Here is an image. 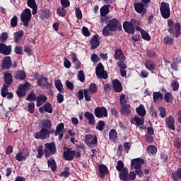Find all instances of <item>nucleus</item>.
<instances>
[{"instance_id":"1","label":"nucleus","mask_w":181,"mask_h":181,"mask_svg":"<svg viewBox=\"0 0 181 181\" xmlns=\"http://www.w3.org/2000/svg\"><path fill=\"white\" fill-rule=\"evenodd\" d=\"M168 25L169 26L168 31L171 35H173V37H179L181 35L180 29V23H174L172 19H169L168 21Z\"/></svg>"},{"instance_id":"2","label":"nucleus","mask_w":181,"mask_h":181,"mask_svg":"<svg viewBox=\"0 0 181 181\" xmlns=\"http://www.w3.org/2000/svg\"><path fill=\"white\" fill-rule=\"evenodd\" d=\"M135 25H139V21L137 22L136 20L132 19L131 22L124 21L123 23V28L125 32L132 35L135 33Z\"/></svg>"},{"instance_id":"3","label":"nucleus","mask_w":181,"mask_h":181,"mask_svg":"<svg viewBox=\"0 0 181 181\" xmlns=\"http://www.w3.org/2000/svg\"><path fill=\"white\" fill-rule=\"evenodd\" d=\"M30 19H32V12L30 11V9L25 8L21 15V21L23 22V26L28 28Z\"/></svg>"},{"instance_id":"4","label":"nucleus","mask_w":181,"mask_h":181,"mask_svg":"<svg viewBox=\"0 0 181 181\" xmlns=\"http://www.w3.org/2000/svg\"><path fill=\"white\" fill-rule=\"evenodd\" d=\"M160 11L164 19H169V18H170V8H169V4L166 2H161Z\"/></svg>"},{"instance_id":"5","label":"nucleus","mask_w":181,"mask_h":181,"mask_svg":"<svg viewBox=\"0 0 181 181\" xmlns=\"http://www.w3.org/2000/svg\"><path fill=\"white\" fill-rule=\"evenodd\" d=\"M45 148L44 150L45 158H48L50 155H54L56 152V145L54 142L47 143L45 144Z\"/></svg>"},{"instance_id":"6","label":"nucleus","mask_w":181,"mask_h":181,"mask_svg":"<svg viewBox=\"0 0 181 181\" xmlns=\"http://www.w3.org/2000/svg\"><path fill=\"white\" fill-rule=\"evenodd\" d=\"M30 88V83L26 82L23 85H20L18 87V90L16 91L18 97L21 98V97H25L26 95V91Z\"/></svg>"},{"instance_id":"7","label":"nucleus","mask_w":181,"mask_h":181,"mask_svg":"<svg viewBox=\"0 0 181 181\" xmlns=\"http://www.w3.org/2000/svg\"><path fill=\"white\" fill-rule=\"evenodd\" d=\"M96 76L98 78H107V71H104V66L99 63L96 66Z\"/></svg>"},{"instance_id":"8","label":"nucleus","mask_w":181,"mask_h":181,"mask_svg":"<svg viewBox=\"0 0 181 181\" xmlns=\"http://www.w3.org/2000/svg\"><path fill=\"white\" fill-rule=\"evenodd\" d=\"M95 115L97 118H103V117H108V112L105 107H98L95 109Z\"/></svg>"},{"instance_id":"9","label":"nucleus","mask_w":181,"mask_h":181,"mask_svg":"<svg viewBox=\"0 0 181 181\" xmlns=\"http://www.w3.org/2000/svg\"><path fill=\"white\" fill-rule=\"evenodd\" d=\"M134 6L137 13H141V15H145V13H146V6L142 4V2H135Z\"/></svg>"},{"instance_id":"10","label":"nucleus","mask_w":181,"mask_h":181,"mask_svg":"<svg viewBox=\"0 0 181 181\" xmlns=\"http://www.w3.org/2000/svg\"><path fill=\"white\" fill-rule=\"evenodd\" d=\"M144 159L142 158H135L132 160L131 167L132 169H142V165H144Z\"/></svg>"},{"instance_id":"11","label":"nucleus","mask_w":181,"mask_h":181,"mask_svg":"<svg viewBox=\"0 0 181 181\" xmlns=\"http://www.w3.org/2000/svg\"><path fill=\"white\" fill-rule=\"evenodd\" d=\"M85 143L88 146H93L97 144V136L91 134H86L85 136Z\"/></svg>"},{"instance_id":"12","label":"nucleus","mask_w":181,"mask_h":181,"mask_svg":"<svg viewBox=\"0 0 181 181\" xmlns=\"http://www.w3.org/2000/svg\"><path fill=\"white\" fill-rule=\"evenodd\" d=\"M50 134V131L45 128H42L39 132L35 134L36 139H46L47 135Z\"/></svg>"},{"instance_id":"13","label":"nucleus","mask_w":181,"mask_h":181,"mask_svg":"<svg viewBox=\"0 0 181 181\" xmlns=\"http://www.w3.org/2000/svg\"><path fill=\"white\" fill-rule=\"evenodd\" d=\"M55 135L57 136L59 135V141H62L63 139V136L64 134V124L60 123L57 126V129L55 131Z\"/></svg>"},{"instance_id":"14","label":"nucleus","mask_w":181,"mask_h":181,"mask_svg":"<svg viewBox=\"0 0 181 181\" xmlns=\"http://www.w3.org/2000/svg\"><path fill=\"white\" fill-rule=\"evenodd\" d=\"M11 52H12V46H7L4 43H0V53L8 56V54H11Z\"/></svg>"},{"instance_id":"15","label":"nucleus","mask_w":181,"mask_h":181,"mask_svg":"<svg viewBox=\"0 0 181 181\" xmlns=\"http://www.w3.org/2000/svg\"><path fill=\"white\" fill-rule=\"evenodd\" d=\"M119 25V21L117 20V18H113L112 21H109L107 24V26L109 28L110 30L114 32L118 29V26Z\"/></svg>"},{"instance_id":"16","label":"nucleus","mask_w":181,"mask_h":181,"mask_svg":"<svg viewBox=\"0 0 181 181\" xmlns=\"http://www.w3.org/2000/svg\"><path fill=\"white\" fill-rule=\"evenodd\" d=\"M37 85L44 88H50L52 84L47 82V78L40 77L37 81Z\"/></svg>"},{"instance_id":"17","label":"nucleus","mask_w":181,"mask_h":181,"mask_svg":"<svg viewBox=\"0 0 181 181\" xmlns=\"http://www.w3.org/2000/svg\"><path fill=\"white\" fill-rule=\"evenodd\" d=\"M76 154V151L67 148L64 152V158L66 159V160H73L74 159V155Z\"/></svg>"},{"instance_id":"18","label":"nucleus","mask_w":181,"mask_h":181,"mask_svg":"<svg viewBox=\"0 0 181 181\" xmlns=\"http://www.w3.org/2000/svg\"><path fill=\"white\" fill-rule=\"evenodd\" d=\"M39 112L43 114L44 112H48V114H52L53 112V108L50 103H45L42 107L39 108Z\"/></svg>"},{"instance_id":"19","label":"nucleus","mask_w":181,"mask_h":181,"mask_svg":"<svg viewBox=\"0 0 181 181\" xmlns=\"http://www.w3.org/2000/svg\"><path fill=\"white\" fill-rule=\"evenodd\" d=\"M27 5L29 6V8L33 9V15H36V13H37V5L36 4V1L35 0H28Z\"/></svg>"},{"instance_id":"20","label":"nucleus","mask_w":181,"mask_h":181,"mask_svg":"<svg viewBox=\"0 0 181 181\" xmlns=\"http://www.w3.org/2000/svg\"><path fill=\"white\" fill-rule=\"evenodd\" d=\"M90 49L93 50V49H97L98 46H100V40H98V35H94L90 39Z\"/></svg>"},{"instance_id":"21","label":"nucleus","mask_w":181,"mask_h":181,"mask_svg":"<svg viewBox=\"0 0 181 181\" xmlns=\"http://www.w3.org/2000/svg\"><path fill=\"white\" fill-rule=\"evenodd\" d=\"M113 88L116 93H121L122 91V85L118 79H115L112 81Z\"/></svg>"},{"instance_id":"22","label":"nucleus","mask_w":181,"mask_h":181,"mask_svg":"<svg viewBox=\"0 0 181 181\" xmlns=\"http://www.w3.org/2000/svg\"><path fill=\"white\" fill-rule=\"evenodd\" d=\"M145 119L144 117H139L138 116H135L133 118L131 119L132 124H134V125H144Z\"/></svg>"},{"instance_id":"23","label":"nucleus","mask_w":181,"mask_h":181,"mask_svg":"<svg viewBox=\"0 0 181 181\" xmlns=\"http://www.w3.org/2000/svg\"><path fill=\"white\" fill-rule=\"evenodd\" d=\"M11 66H12V59H11V57H6L3 59V62H2L3 69H11Z\"/></svg>"},{"instance_id":"24","label":"nucleus","mask_w":181,"mask_h":181,"mask_svg":"<svg viewBox=\"0 0 181 181\" xmlns=\"http://www.w3.org/2000/svg\"><path fill=\"white\" fill-rule=\"evenodd\" d=\"M84 117L88 120L90 125H95V119L94 118V115H93L91 112H86Z\"/></svg>"},{"instance_id":"25","label":"nucleus","mask_w":181,"mask_h":181,"mask_svg":"<svg viewBox=\"0 0 181 181\" xmlns=\"http://www.w3.org/2000/svg\"><path fill=\"white\" fill-rule=\"evenodd\" d=\"M99 175L101 178L104 177L105 175H108V168L104 165H100L98 167Z\"/></svg>"},{"instance_id":"26","label":"nucleus","mask_w":181,"mask_h":181,"mask_svg":"<svg viewBox=\"0 0 181 181\" xmlns=\"http://www.w3.org/2000/svg\"><path fill=\"white\" fill-rule=\"evenodd\" d=\"M119 177L121 180L129 181V178L128 177V169L122 168L121 171H119Z\"/></svg>"},{"instance_id":"27","label":"nucleus","mask_w":181,"mask_h":181,"mask_svg":"<svg viewBox=\"0 0 181 181\" xmlns=\"http://www.w3.org/2000/svg\"><path fill=\"white\" fill-rule=\"evenodd\" d=\"M28 156H29V153L25 154V152L20 151L16 154V159L18 160V162H22V160H25Z\"/></svg>"},{"instance_id":"28","label":"nucleus","mask_w":181,"mask_h":181,"mask_svg":"<svg viewBox=\"0 0 181 181\" xmlns=\"http://www.w3.org/2000/svg\"><path fill=\"white\" fill-rule=\"evenodd\" d=\"M23 34H24V33H23V30H22L14 33L13 40H14L15 43H18V42H21V40L22 39Z\"/></svg>"},{"instance_id":"29","label":"nucleus","mask_w":181,"mask_h":181,"mask_svg":"<svg viewBox=\"0 0 181 181\" xmlns=\"http://www.w3.org/2000/svg\"><path fill=\"white\" fill-rule=\"evenodd\" d=\"M166 124L170 129L175 131V119L172 116L166 119Z\"/></svg>"},{"instance_id":"30","label":"nucleus","mask_w":181,"mask_h":181,"mask_svg":"<svg viewBox=\"0 0 181 181\" xmlns=\"http://www.w3.org/2000/svg\"><path fill=\"white\" fill-rule=\"evenodd\" d=\"M109 139L112 141V142H117V139H118V134L117 133V130L112 129L109 132Z\"/></svg>"},{"instance_id":"31","label":"nucleus","mask_w":181,"mask_h":181,"mask_svg":"<svg viewBox=\"0 0 181 181\" xmlns=\"http://www.w3.org/2000/svg\"><path fill=\"white\" fill-rule=\"evenodd\" d=\"M115 60H119V62L125 60V56H124V54L122 53V50L117 49L115 51Z\"/></svg>"},{"instance_id":"32","label":"nucleus","mask_w":181,"mask_h":181,"mask_svg":"<svg viewBox=\"0 0 181 181\" xmlns=\"http://www.w3.org/2000/svg\"><path fill=\"white\" fill-rule=\"evenodd\" d=\"M136 113L140 117H145L146 115V110H145V107H144V105H140L136 109Z\"/></svg>"},{"instance_id":"33","label":"nucleus","mask_w":181,"mask_h":181,"mask_svg":"<svg viewBox=\"0 0 181 181\" xmlns=\"http://www.w3.org/2000/svg\"><path fill=\"white\" fill-rule=\"evenodd\" d=\"M47 101V97L44 95H40L37 98V107H40L42 104H45Z\"/></svg>"},{"instance_id":"34","label":"nucleus","mask_w":181,"mask_h":181,"mask_svg":"<svg viewBox=\"0 0 181 181\" xmlns=\"http://www.w3.org/2000/svg\"><path fill=\"white\" fill-rule=\"evenodd\" d=\"M121 112L123 115H129L131 114V105H124L122 106Z\"/></svg>"},{"instance_id":"35","label":"nucleus","mask_w":181,"mask_h":181,"mask_svg":"<svg viewBox=\"0 0 181 181\" xmlns=\"http://www.w3.org/2000/svg\"><path fill=\"white\" fill-rule=\"evenodd\" d=\"M4 81L7 86L11 85V83H13V80L12 78V74L9 72H6L4 74Z\"/></svg>"},{"instance_id":"36","label":"nucleus","mask_w":181,"mask_h":181,"mask_svg":"<svg viewBox=\"0 0 181 181\" xmlns=\"http://www.w3.org/2000/svg\"><path fill=\"white\" fill-rule=\"evenodd\" d=\"M47 164L49 168H51L53 172H56L57 169V165H56V161L54 160V159L50 158L49 160H48Z\"/></svg>"},{"instance_id":"37","label":"nucleus","mask_w":181,"mask_h":181,"mask_svg":"<svg viewBox=\"0 0 181 181\" xmlns=\"http://www.w3.org/2000/svg\"><path fill=\"white\" fill-rule=\"evenodd\" d=\"M172 177L174 181H179L181 179V168L173 173Z\"/></svg>"},{"instance_id":"38","label":"nucleus","mask_w":181,"mask_h":181,"mask_svg":"<svg viewBox=\"0 0 181 181\" xmlns=\"http://www.w3.org/2000/svg\"><path fill=\"white\" fill-rule=\"evenodd\" d=\"M17 80H25L26 78V73L23 71H18L15 76Z\"/></svg>"},{"instance_id":"39","label":"nucleus","mask_w":181,"mask_h":181,"mask_svg":"<svg viewBox=\"0 0 181 181\" xmlns=\"http://www.w3.org/2000/svg\"><path fill=\"white\" fill-rule=\"evenodd\" d=\"M42 126L45 129L50 131V129L52 128V122L49 119H45L42 122Z\"/></svg>"},{"instance_id":"40","label":"nucleus","mask_w":181,"mask_h":181,"mask_svg":"<svg viewBox=\"0 0 181 181\" xmlns=\"http://www.w3.org/2000/svg\"><path fill=\"white\" fill-rule=\"evenodd\" d=\"M55 87L59 93H64V89L63 88V83H62V81L60 80L55 81Z\"/></svg>"},{"instance_id":"41","label":"nucleus","mask_w":181,"mask_h":181,"mask_svg":"<svg viewBox=\"0 0 181 181\" xmlns=\"http://www.w3.org/2000/svg\"><path fill=\"white\" fill-rule=\"evenodd\" d=\"M145 66L146 69H148V70H155V67H156V66L155 65V63H153V62L150 60H147L146 62Z\"/></svg>"},{"instance_id":"42","label":"nucleus","mask_w":181,"mask_h":181,"mask_svg":"<svg viewBox=\"0 0 181 181\" xmlns=\"http://www.w3.org/2000/svg\"><path fill=\"white\" fill-rule=\"evenodd\" d=\"M84 98L86 101H91V92L88 89H83Z\"/></svg>"},{"instance_id":"43","label":"nucleus","mask_w":181,"mask_h":181,"mask_svg":"<svg viewBox=\"0 0 181 181\" xmlns=\"http://www.w3.org/2000/svg\"><path fill=\"white\" fill-rule=\"evenodd\" d=\"M88 91L90 94H95L98 91L97 85H95V83H90Z\"/></svg>"},{"instance_id":"44","label":"nucleus","mask_w":181,"mask_h":181,"mask_svg":"<svg viewBox=\"0 0 181 181\" xmlns=\"http://www.w3.org/2000/svg\"><path fill=\"white\" fill-rule=\"evenodd\" d=\"M146 151L148 153H150L151 155H153L158 152V149L156 148V146H149L147 147Z\"/></svg>"},{"instance_id":"45","label":"nucleus","mask_w":181,"mask_h":181,"mask_svg":"<svg viewBox=\"0 0 181 181\" xmlns=\"http://www.w3.org/2000/svg\"><path fill=\"white\" fill-rule=\"evenodd\" d=\"M109 12H110V8H108V6H103L100 8L101 16H105V15H107Z\"/></svg>"},{"instance_id":"46","label":"nucleus","mask_w":181,"mask_h":181,"mask_svg":"<svg viewBox=\"0 0 181 181\" xmlns=\"http://www.w3.org/2000/svg\"><path fill=\"white\" fill-rule=\"evenodd\" d=\"M120 105L122 107L123 105H127L128 103V98L125 97V95L122 94L119 97Z\"/></svg>"},{"instance_id":"47","label":"nucleus","mask_w":181,"mask_h":181,"mask_svg":"<svg viewBox=\"0 0 181 181\" xmlns=\"http://www.w3.org/2000/svg\"><path fill=\"white\" fill-rule=\"evenodd\" d=\"M164 100L167 103H172V101H173V96L170 93H165L164 95Z\"/></svg>"},{"instance_id":"48","label":"nucleus","mask_w":181,"mask_h":181,"mask_svg":"<svg viewBox=\"0 0 181 181\" xmlns=\"http://www.w3.org/2000/svg\"><path fill=\"white\" fill-rule=\"evenodd\" d=\"M163 95L159 92H156L153 93V101L154 103H156L158 100H163Z\"/></svg>"},{"instance_id":"49","label":"nucleus","mask_w":181,"mask_h":181,"mask_svg":"<svg viewBox=\"0 0 181 181\" xmlns=\"http://www.w3.org/2000/svg\"><path fill=\"white\" fill-rule=\"evenodd\" d=\"M141 37L143 39H144V40H147L148 42H149V40H151V35H149V34L148 33H146V31L145 30H141Z\"/></svg>"},{"instance_id":"50","label":"nucleus","mask_w":181,"mask_h":181,"mask_svg":"<svg viewBox=\"0 0 181 181\" xmlns=\"http://www.w3.org/2000/svg\"><path fill=\"white\" fill-rule=\"evenodd\" d=\"M171 87L174 91L179 90V82L177 81H173L171 82Z\"/></svg>"},{"instance_id":"51","label":"nucleus","mask_w":181,"mask_h":181,"mask_svg":"<svg viewBox=\"0 0 181 181\" xmlns=\"http://www.w3.org/2000/svg\"><path fill=\"white\" fill-rule=\"evenodd\" d=\"M163 43H165V45H172V43H173V38L166 36L163 38Z\"/></svg>"},{"instance_id":"52","label":"nucleus","mask_w":181,"mask_h":181,"mask_svg":"<svg viewBox=\"0 0 181 181\" xmlns=\"http://www.w3.org/2000/svg\"><path fill=\"white\" fill-rule=\"evenodd\" d=\"M57 13L59 16H64L66 15V10L63 7H59L57 10Z\"/></svg>"},{"instance_id":"53","label":"nucleus","mask_w":181,"mask_h":181,"mask_svg":"<svg viewBox=\"0 0 181 181\" xmlns=\"http://www.w3.org/2000/svg\"><path fill=\"white\" fill-rule=\"evenodd\" d=\"M11 25L12 28L16 27L18 25V16H13V17L11 20Z\"/></svg>"},{"instance_id":"54","label":"nucleus","mask_w":181,"mask_h":181,"mask_svg":"<svg viewBox=\"0 0 181 181\" xmlns=\"http://www.w3.org/2000/svg\"><path fill=\"white\" fill-rule=\"evenodd\" d=\"M116 169H117V170H118V172H121V170H122V169H126L125 168H124V163H122V160H119L117 162Z\"/></svg>"},{"instance_id":"55","label":"nucleus","mask_w":181,"mask_h":181,"mask_svg":"<svg viewBox=\"0 0 181 181\" xmlns=\"http://www.w3.org/2000/svg\"><path fill=\"white\" fill-rule=\"evenodd\" d=\"M105 125V122L104 121H100L96 125V128L98 131H103L104 129V126Z\"/></svg>"},{"instance_id":"56","label":"nucleus","mask_w":181,"mask_h":181,"mask_svg":"<svg viewBox=\"0 0 181 181\" xmlns=\"http://www.w3.org/2000/svg\"><path fill=\"white\" fill-rule=\"evenodd\" d=\"M42 12H43V13L42 14V16L43 18H50V16H51V15H52V13L50 12V10H49V9H45V10H44Z\"/></svg>"},{"instance_id":"57","label":"nucleus","mask_w":181,"mask_h":181,"mask_svg":"<svg viewBox=\"0 0 181 181\" xmlns=\"http://www.w3.org/2000/svg\"><path fill=\"white\" fill-rule=\"evenodd\" d=\"M27 100L28 101H35V100H36V95L35 94V92H31L27 97Z\"/></svg>"},{"instance_id":"58","label":"nucleus","mask_w":181,"mask_h":181,"mask_svg":"<svg viewBox=\"0 0 181 181\" xmlns=\"http://www.w3.org/2000/svg\"><path fill=\"white\" fill-rule=\"evenodd\" d=\"M78 78L83 83L84 80H86V76H84V71H79L78 74Z\"/></svg>"},{"instance_id":"59","label":"nucleus","mask_w":181,"mask_h":181,"mask_svg":"<svg viewBox=\"0 0 181 181\" xmlns=\"http://www.w3.org/2000/svg\"><path fill=\"white\" fill-rule=\"evenodd\" d=\"M110 32H112L111 30H110V28L107 27V25L103 28V35L104 36H109L110 35Z\"/></svg>"},{"instance_id":"60","label":"nucleus","mask_w":181,"mask_h":181,"mask_svg":"<svg viewBox=\"0 0 181 181\" xmlns=\"http://www.w3.org/2000/svg\"><path fill=\"white\" fill-rule=\"evenodd\" d=\"M70 175V171L69 168H65V170L60 174L61 177H68Z\"/></svg>"},{"instance_id":"61","label":"nucleus","mask_w":181,"mask_h":181,"mask_svg":"<svg viewBox=\"0 0 181 181\" xmlns=\"http://www.w3.org/2000/svg\"><path fill=\"white\" fill-rule=\"evenodd\" d=\"M90 59L91 61L95 64L98 63V62L100 61V57H98V55L95 54H92Z\"/></svg>"},{"instance_id":"62","label":"nucleus","mask_w":181,"mask_h":181,"mask_svg":"<svg viewBox=\"0 0 181 181\" xmlns=\"http://www.w3.org/2000/svg\"><path fill=\"white\" fill-rule=\"evenodd\" d=\"M8 86L4 85V86L1 88V95L2 97H6V95L8 93Z\"/></svg>"},{"instance_id":"63","label":"nucleus","mask_w":181,"mask_h":181,"mask_svg":"<svg viewBox=\"0 0 181 181\" xmlns=\"http://www.w3.org/2000/svg\"><path fill=\"white\" fill-rule=\"evenodd\" d=\"M82 33L86 37L90 36L91 35V33H90V30H88V28H87V27L82 28Z\"/></svg>"},{"instance_id":"64","label":"nucleus","mask_w":181,"mask_h":181,"mask_svg":"<svg viewBox=\"0 0 181 181\" xmlns=\"http://www.w3.org/2000/svg\"><path fill=\"white\" fill-rule=\"evenodd\" d=\"M8 39V33H3L0 36V42H5Z\"/></svg>"}]
</instances>
